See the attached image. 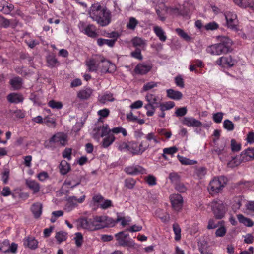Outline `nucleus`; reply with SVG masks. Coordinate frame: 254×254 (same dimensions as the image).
Returning <instances> with one entry per match:
<instances>
[{
	"instance_id": "obj_1",
	"label": "nucleus",
	"mask_w": 254,
	"mask_h": 254,
	"mask_svg": "<svg viewBox=\"0 0 254 254\" xmlns=\"http://www.w3.org/2000/svg\"><path fill=\"white\" fill-rule=\"evenodd\" d=\"M219 43L209 46L206 52L212 55L226 54L232 51V41L227 36L218 37Z\"/></svg>"
},
{
	"instance_id": "obj_2",
	"label": "nucleus",
	"mask_w": 254,
	"mask_h": 254,
	"mask_svg": "<svg viewBox=\"0 0 254 254\" xmlns=\"http://www.w3.org/2000/svg\"><path fill=\"white\" fill-rule=\"evenodd\" d=\"M90 17L101 26H106L111 22V13L101 5L92 6L89 13Z\"/></svg>"
},
{
	"instance_id": "obj_3",
	"label": "nucleus",
	"mask_w": 254,
	"mask_h": 254,
	"mask_svg": "<svg viewBox=\"0 0 254 254\" xmlns=\"http://www.w3.org/2000/svg\"><path fill=\"white\" fill-rule=\"evenodd\" d=\"M227 181V178L224 176L215 177L208 186L209 193L211 194L219 193L226 185Z\"/></svg>"
},
{
	"instance_id": "obj_4",
	"label": "nucleus",
	"mask_w": 254,
	"mask_h": 254,
	"mask_svg": "<svg viewBox=\"0 0 254 254\" xmlns=\"http://www.w3.org/2000/svg\"><path fill=\"white\" fill-rule=\"evenodd\" d=\"M128 145V152L133 156L142 154L149 147V143L145 140H142L140 143L129 141Z\"/></svg>"
},
{
	"instance_id": "obj_5",
	"label": "nucleus",
	"mask_w": 254,
	"mask_h": 254,
	"mask_svg": "<svg viewBox=\"0 0 254 254\" xmlns=\"http://www.w3.org/2000/svg\"><path fill=\"white\" fill-rule=\"evenodd\" d=\"M116 240L119 246L122 247H127L128 248H134L135 246L134 241L131 239L127 240L129 237L128 233H126L125 231H121L115 235Z\"/></svg>"
},
{
	"instance_id": "obj_6",
	"label": "nucleus",
	"mask_w": 254,
	"mask_h": 254,
	"mask_svg": "<svg viewBox=\"0 0 254 254\" xmlns=\"http://www.w3.org/2000/svg\"><path fill=\"white\" fill-rule=\"evenodd\" d=\"M211 206L216 219H220L224 216L226 210L222 201L219 199L214 200L211 202Z\"/></svg>"
},
{
	"instance_id": "obj_7",
	"label": "nucleus",
	"mask_w": 254,
	"mask_h": 254,
	"mask_svg": "<svg viewBox=\"0 0 254 254\" xmlns=\"http://www.w3.org/2000/svg\"><path fill=\"white\" fill-rule=\"evenodd\" d=\"M91 219V224L93 226L91 231H95L104 228L109 221V218L106 216H96Z\"/></svg>"
},
{
	"instance_id": "obj_8",
	"label": "nucleus",
	"mask_w": 254,
	"mask_h": 254,
	"mask_svg": "<svg viewBox=\"0 0 254 254\" xmlns=\"http://www.w3.org/2000/svg\"><path fill=\"white\" fill-rule=\"evenodd\" d=\"M85 199V195H83L79 198H77V197L74 196H69L66 199V203L64 206V209L67 212L72 211L78 206V203H83Z\"/></svg>"
},
{
	"instance_id": "obj_9",
	"label": "nucleus",
	"mask_w": 254,
	"mask_h": 254,
	"mask_svg": "<svg viewBox=\"0 0 254 254\" xmlns=\"http://www.w3.org/2000/svg\"><path fill=\"white\" fill-rule=\"evenodd\" d=\"M80 31L88 37L92 38H96L98 34L96 32V28L95 26L93 24L86 25L84 22H80L78 25Z\"/></svg>"
},
{
	"instance_id": "obj_10",
	"label": "nucleus",
	"mask_w": 254,
	"mask_h": 254,
	"mask_svg": "<svg viewBox=\"0 0 254 254\" xmlns=\"http://www.w3.org/2000/svg\"><path fill=\"white\" fill-rule=\"evenodd\" d=\"M170 200L173 209L176 211H180L183 205V199L182 196L179 194H173L170 196Z\"/></svg>"
},
{
	"instance_id": "obj_11",
	"label": "nucleus",
	"mask_w": 254,
	"mask_h": 254,
	"mask_svg": "<svg viewBox=\"0 0 254 254\" xmlns=\"http://www.w3.org/2000/svg\"><path fill=\"white\" fill-rule=\"evenodd\" d=\"M49 142L59 143L60 145L64 146L67 142V135L63 132H58L50 138Z\"/></svg>"
},
{
	"instance_id": "obj_12",
	"label": "nucleus",
	"mask_w": 254,
	"mask_h": 254,
	"mask_svg": "<svg viewBox=\"0 0 254 254\" xmlns=\"http://www.w3.org/2000/svg\"><path fill=\"white\" fill-rule=\"evenodd\" d=\"M216 63L223 67H230L235 65L236 61L233 59L231 56H222L216 60Z\"/></svg>"
},
{
	"instance_id": "obj_13",
	"label": "nucleus",
	"mask_w": 254,
	"mask_h": 254,
	"mask_svg": "<svg viewBox=\"0 0 254 254\" xmlns=\"http://www.w3.org/2000/svg\"><path fill=\"white\" fill-rule=\"evenodd\" d=\"M225 17L228 27L232 29H236L238 24L236 14L232 12H227Z\"/></svg>"
},
{
	"instance_id": "obj_14",
	"label": "nucleus",
	"mask_w": 254,
	"mask_h": 254,
	"mask_svg": "<svg viewBox=\"0 0 254 254\" xmlns=\"http://www.w3.org/2000/svg\"><path fill=\"white\" fill-rule=\"evenodd\" d=\"M101 72L102 73L106 74L107 73H112L116 71V65L108 60H103L101 61Z\"/></svg>"
},
{
	"instance_id": "obj_15",
	"label": "nucleus",
	"mask_w": 254,
	"mask_h": 254,
	"mask_svg": "<svg viewBox=\"0 0 254 254\" xmlns=\"http://www.w3.org/2000/svg\"><path fill=\"white\" fill-rule=\"evenodd\" d=\"M152 68L151 64H146L144 63H139L135 67L133 71L138 75H145L148 73Z\"/></svg>"
},
{
	"instance_id": "obj_16",
	"label": "nucleus",
	"mask_w": 254,
	"mask_h": 254,
	"mask_svg": "<svg viewBox=\"0 0 254 254\" xmlns=\"http://www.w3.org/2000/svg\"><path fill=\"white\" fill-rule=\"evenodd\" d=\"M125 172L131 175H136L139 174H143L145 173V170L141 166L137 165H132L125 167Z\"/></svg>"
},
{
	"instance_id": "obj_17",
	"label": "nucleus",
	"mask_w": 254,
	"mask_h": 254,
	"mask_svg": "<svg viewBox=\"0 0 254 254\" xmlns=\"http://www.w3.org/2000/svg\"><path fill=\"white\" fill-rule=\"evenodd\" d=\"M182 124L189 127H200L202 123L193 117H185L182 121Z\"/></svg>"
},
{
	"instance_id": "obj_18",
	"label": "nucleus",
	"mask_w": 254,
	"mask_h": 254,
	"mask_svg": "<svg viewBox=\"0 0 254 254\" xmlns=\"http://www.w3.org/2000/svg\"><path fill=\"white\" fill-rule=\"evenodd\" d=\"M91 219L87 217H81L77 220L78 228L91 231L93 226L91 225Z\"/></svg>"
},
{
	"instance_id": "obj_19",
	"label": "nucleus",
	"mask_w": 254,
	"mask_h": 254,
	"mask_svg": "<svg viewBox=\"0 0 254 254\" xmlns=\"http://www.w3.org/2000/svg\"><path fill=\"white\" fill-rule=\"evenodd\" d=\"M228 150L229 148L226 146V142H224L219 146H216L212 150L213 154H216L220 156V159H221V155H227Z\"/></svg>"
},
{
	"instance_id": "obj_20",
	"label": "nucleus",
	"mask_w": 254,
	"mask_h": 254,
	"mask_svg": "<svg viewBox=\"0 0 254 254\" xmlns=\"http://www.w3.org/2000/svg\"><path fill=\"white\" fill-rule=\"evenodd\" d=\"M26 186L33 191V194H36L40 191V186L35 180L27 179L25 182Z\"/></svg>"
},
{
	"instance_id": "obj_21",
	"label": "nucleus",
	"mask_w": 254,
	"mask_h": 254,
	"mask_svg": "<svg viewBox=\"0 0 254 254\" xmlns=\"http://www.w3.org/2000/svg\"><path fill=\"white\" fill-rule=\"evenodd\" d=\"M235 3L242 8H250L254 11V0H234Z\"/></svg>"
},
{
	"instance_id": "obj_22",
	"label": "nucleus",
	"mask_w": 254,
	"mask_h": 254,
	"mask_svg": "<svg viewBox=\"0 0 254 254\" xmlns=\"http://www.w3.org/2000/svg\"><path fill=\"white\" fill-rule=\"evenodd\" d=\"M7 99L11 103L17 104L22 102L24 98L22 95L20 94L12 93L7 95Z\"/></svg>"
},
{
	"instance_id": "obj_23",
	"label": "nucleus",
	"mask_w": 254,
	"mask_h": 254,
	"mask_svg": "<svg viewBox=\"0 0 254 254\" xmlns=\"http://www.w3.org/2000/svg\"><path fill=\"white\" fill-rule=\"evenodd\" d=\"M166 93L167 96L169 98L175 100H179L183 97V94L181 92L174 90L172 89H167L166 90Z\"/></svg>"
},
{
	"instance_id": "obj_24",
	"label": "nucleus",
	"mask_w": 254,
	"mask_h": 254,
	"mask_svg": "<svg viewBox=\"0 0 254 254\" xmlns=\"http://www.w3.org/2000/svg\"><path fill=\"white\" fill-rule=\"evenodd\" d=\"M14 7L13 4H9L5 1L0 2V11L4 14H9L13 10Z\"/></svg>"
},
{
	"instance_id": "obj_25",
	"label": "nucleus",
	"mask_w": 254,
	"mask_h": 254,
	"mask_svg": "<svg viewBox=\"0 0 254 254\" xmlns=\"http://www.w3.org/2000/svg\"><path fill=\"white\" fill-rule=\"evenodd\" d=\"M24 244L30 249L35 250L38 247V242L33 237H28L24 240Z\"/></svg>"
},
{
	"instance_id": "obj_26",
	"label": "nucleus",
	"mask_w": 254,
	"mask_h": 254,
	"mask_svg": "<svg viewBox=\"0 0 254 254\" xmlns=\"http://www.w3.org/2000/svg\"><path fill=\"white\" fill-rule=\"evenodd\" d=\"M169 9L170 12L177 15H186L188 12V10L185 8V6L170 7Z\"/></svg>"
},
{
	"instance_id": "obj_27",
	"label": "nucleus",
	"mask_w": 254,
	"mask_h": 254,
	"mask_svg": "<svg viewBox=\"0 0 254 254\" xmlns=\"http://www.w3.org/2000/svg\"><path fill=\"white\" fill-rule=\"evenodd\" d=\"M244 198L242 196H236L234 198L232 208L234 212L239 210L242 205V203L244 202Z\"/></svg>"
},
{
	"instance_id": "obj_28",
	"label": "nucleus",
	"mask_w": 254,
	"mask_h": 254,
	"mask_svg": "<svg viewBox=\"0 0 254 254\" xmlns=\"http://www.w3.org/2000/svg\"><path fill=\"white\" fill-rule=\"evenodd\" d=\"M9 84L13 90H19L22 87V79L20 77H15L10 80Z\"/></svg>"
},
{
	"instance_id": "obj_29",
	"label": "nucleus",
	"mask_w": 254,
	"mask_h": 254,
	"mask_svg": "<svg viewBox=\"0 0 254 254\" xmlns=\"http://www.w3.org/2000/svg\"><path fill=\"white\" fill-rule=\"evenodd\" d=\"M237 218L239 222L245 226L251 227L254 225V222L250 218L245 217L241 214H238Z\"/></svg>"
},
{
	"instance_id": "obj_30",
	"label": "nucleus",
	"mask_w": 254,
	"mask_h": 254,
	"mask_svg": "<svg viewBox=\"0 0 254 254\" xmlns=\"http://www.w3.org/2000/svg\"><path fill=\"white\" fill-rule=\"evenodd\" d=\"M42 205L40 203H36L32 205L31 211L35 218H38L41 215Z\"/></svg>"
},
{
	"instance_id": "obj_31",
	"label": "nucleus",
	"mask_w": 254,
	"mask_h": 254,
	"mask_svg": "<svg viewBox=\"0 0 254 254\" xmlns=\"http://www.w3.org/2000/svg\"><path fill=\"white\" fill-rule=\"evenodd\" d=\"M59 168L62 175H66L71 169L69 163L65 160L61 162Z\"/></svg>"
},
{
	"instance_id": "obj_32",
	"label": "nucleus",
	"mask_w": 254,
	"mask_h": 254,
	"mask_svg": "<svg viewBox=\"0 0 254 254\" xmlns=\"http://www.w3.org/2000/svg\"><path fill=\"white\" fill-rule=\"evenodd\" d=\"M115 137L114 134H110L104 136L102 142V146L103 148H107L110 146L115 140Z\"/></svg>"
},
{
	"instance_id": "obj_33",
	"label": "nucleus",
	"mask_w": 254,
	"mask_h": 254,
	"mask_svg": "<svg viewBox=\"0 0 254 254\" xmlns=\"http://www.w3.org/2000/svg\"><path fill=\"white\" fill-rule=\"evenodd\" d=\"M92 93V90L90 88H86L85 90H80L77 94V97L82 100L88 99Z\"/></svg>"
},
{
	"instance_id": "obj_34",
	"label": "nucleus",
	"mask_w": 254,
	"mask_h": 254,
	"mask_svg": "<svg viewBox=\"0 0 254 254\" xmlns=\"http://www.w3.org/2000/svg\"><path fill=\"white\" fill-rule=\"evenodd\" d=\"M46 61L48 66L50 68L55 67L58 63L57 59L53 54L48 55L46 58Z\"/></svg>"
},
{
	"instance_id": "obj_35",
	"label": "nucleus",
	"mask_w": 254,
	"mask_h": 254,
	"mask_svg": "<svg viewBox=\"0 0 254 254\" xmlns=\"http://www.w3.org/2000/svg\"><path fill=\"white\" fill-rule=\"evenodd\" d=\"M98 46L101 47L104 45H107L109 47H113L115 45V41L110 39H106L103 38H98L97 40Z\"/></svg>"
},
{
	"instance_id": "obj_36",
	"label": "nucleus",
	"mask_w": 254,
	"mask_h": 254,
	"mask_svg": "<svg viewBox=\"0 0 254 254\" xmlns=\"http://www.w3.org/2000/svg\"><path fill=\"white\" fill-rule=\"evenodd\" d=\"M98 131H100V135L102 137L112 134L111 129L109 128L107 124L103 125L102 127H100L98 128Z\"/></svg>"
},
{
	"instance_id": "obj_37",
	"label": "nucleus",
	"mask_w": 254,
	"mask_h": 254,
	"mask_svg": "<svg viewBox=\"0 0 254 254\" xmlns=\"http://www.w3.org/2000/svg\"><path fill=\"white\" fill-rule=\"evenodd\" d=\"M154 31L159 40L162 42H165L167 39L166 36L164 34V32L162 29L159 26H155L154 27Z\"/></svg>"
},
{
	"instance_id": "obj_38",
	"label": "nucleus",
	"mask_w": 254,
	"mask_h": 254,
	"mask_svg": "<svg viewBox=\"0 0 254 254\" xmlns=\"http://www.w3.org/2000/svg\"><path fill=\"white\" fill-rule=\"evenodd\" d=\"M177 158L182 165H191L197 163V161L187 158L186 157L178 155Z\"/></svg>"
},
{
	"instance_id": "obj_39",
	"label": "nucleus",
	"mask_w": 254,
	"mask_h": 254,
	"mask_svg": "<svg viewBox=\"0 0 254 254\" xmlns=\"http://www.w3.org/2000/svg\"><path fill=\"white\" fill-rule=\"evenodd\" d=\"M86 65L90 72L96 71L97 70L98 66L96 64L95 60L93 59H91L87 61L86 62Z\"/></svg>"
},
{
	"instance_id": "obj_40",
	"label": "nucleus",
	"mask_w": 254,
	"mask_h": 254,
	"mask_svg": "<svg viewBox=\"0 0 254 254\" xmlns=\"http://www.w3.org/2000/svg\"><path fill=\"white\" fill-rule=\"evenodd\" d=\"M169 179L172 184L176 185L180 182L181 177L178 173L173 172L169 174Z\"/></svg>"
},
{
	"instance_id": "obj_41",
	"label": "nucleus",
	"mask_w": 254,
	"mask_h": 254,
	"mask_svg": "<svg viewBox=\"0 0 254 254\" xmlns=\"http://www.w3.org/2000/svg\"><path fill=\"white\" fill-rule=\"evenodd\" d=\"M55 238L59 244L65 241L67 238V233L64 231H60L56 233Z\"/></svg>"
},
{
	"instance_id": "obj_42",
	"label": "nucleus",
	"mask_w": 254,
	"mask_h": 254,
	"mask_svg": "<svg viewBox=\"0 0 254 254\" xmlns=\"http://www.w3.org/2000/svg\"><path fill=\"white\" fill-rule=\"evenodd\" d=\"M48 105L52 109L57 110L61 109L63 107V104L61 102L57 101L54 100L49 101L48 103Z\"/></svg>"
},
{
	"instance_id": "obj_43",
	"label": "nucleus",
	"mask_w": 254,
	"mask_h": 254,
	"mask_svg": "<svg viewBox=\"0 0 254 254\" xmlns=\"http://www.w3.org/2000/svg\"><path fill=\"white\" fill-rule=\"evenodd\" d=\"M138 23V21L135 18L131 17L129 18V21L127 24V27L129 30H134Z\"/></svg>"
},
{
	"instance_id": "obj_44",
	"label": "nucleus",
	"mask_w": 254,
	"mask_h": 254,
	"mask_svg": "<svg viewBox=\"0 0 254 254\" xmlns=\"http://www.w3.org/2000/svg\"><path fill=\"white\" fill-rule=\"evenodd\" d=\"M144 107L147 110L146 115L147 116L151 117L154 115L156 106L154 105L152 103L148 102Z\"/></svg>"
},
{
	"instance_id": "obj_45",
	"label": "nucleus",
	"mask_w": 254,
	"mask_h": 254,
	"mask_svg": "<svg viewBox=\"0 0 254 254\" xmlns=\"http://www.w3.org/2000/svg\"><path fill=\"white\" fill-rule=\"evenodd\" d=\"M99 101L102 103H105L107 101H113L114 98L113 94L111 93H105L103 95L100 96L99 99Z\"/></svg>"
},
{
	"instance_id": "obj_46",
	"label": "nucleus",
	"mask_w": 254,
	"mask_h": 254,
	"mask_svg": "<svg viewBox=\"0 0 254 254\" xmlns=\"http://www.w3.org/2000/svg\"><path fill=\"white\" fill-rule=\"evenodd\" d=\"M112 134H118L122 133L124 137L127 135V132L126 129L121 127H115L111 129Z\"/></svg>"
},
{
	"instance_id": "obj_47",
	"label": "nucleus",
	"mask_w": 254,
	"mask_h": 254,
	"mask_svg": "<svg viewBox=\"0 0 254 254\" xmlns=\"http://www.w3.org/2000/svg\"><path fill=\"white\" fill-rule=\"evenodd\" d=\"M175 31L180 37L186 41H190L191 40V37L189 36L183 30L178 28L175 29Z\"/></svg>"
},
{
	"instance_id": "obj_48",
	"label": "nucleus",
	"mask_w": 254,
	"mask_h": 254,
	"mask_svg": "<svg viewBox=\"0 0 254 254\" xmlns=\"http://www.w3.org/2000/svg\"><path fill=\"white\" fill-rule=\"evenodd\" d=\"M173 230L175 235V240L177 241H179L181 239V230L179 225L175 223L173 225Z\"/></svg>"
},
{
	"instance_id": "obj_49",
	"label": "nucleus",
	"mask_w": 254,
	"mask_h": 254,
	"mask_svg": "<svg viewBox=\"0 0 254 254\" xmlns=\"http://www.w3.org/2000/svg\"><path fill=\"white\" fill-rule=\"evenodd\" d=\"M9 242V241L7 239L0 241V250L2 252L8 253Z\"/></svg>"
},
{
	"instance_id": "obj_50",
	"label": "nucleus",
	"mask_w": 254,
	"mask_h": 254,
	"mask_svg": "<svg viewBox=\"0 0 254 254\" xmlns=\"http://www.w3.org/2000/svg\"><path fill=\"white\" fill-rule=\"evenodd\" d=\"M242 156L245 155L246 160H250L251 159H254V149H248L245 150L242 153Z\"/></svg>"
},
{
	"instance_id": "obj_51",
	"label": "nucleus",
	"mask_w": 254,
	"mask_h": 254,
	"mask_svg": "<svg viewBox=\"0 0 254 254\" xmlns=\"http://www.w3.org/2000/svg\"><path fill=\"white\" fill-rule=\"evenodd\" d=\"M75 235L74 240L76 246L79 248L82 246L83 242V235L80 232H77L75 234Z\"/></svg>"
},
{
	"instance_id": "obj_52",
	"label": "nucleus",
	"mask_w": 254,
	"mask_h": 254,
	"mask_svg": "<svg viewBox=\"0 0 254 254\" xmlns=\"http://www.w3.org/2000/svg\"><path fill=\"white\" fill-rule=\"evenodd\" d=\"M135 184L136 181L132 178H127L125 180V186L129 189H133Z\"/></svg>"
},
{
	"instance_id": "obj_53",
	"label": "nucleus",
	"mask_w": 254,
	"mask_h": 254,
	"mask_svg": "<svg viewBox=\"0 0 254 254\" xmlns=\"http://www.w3.org/2000/svg\"><path fill=\"white\" fill-rule=\"evenodd\" d=\"M231 148L233 152H238L241 149V144L237 142L235 139H232L231 140Z\"/></svg>"
},
{
	"instance_id": "obj_54",
	"label": "nucleus",
	"mask_w": 254,
	"mask_h": 254,
	"mask_svg": "<svg viewBox=\"0 0 254 254\" xmlns=\"http://www.w3.org/2000/svg\"><path fill=\"white\" fill-rule=\"evenodd\" d=\"M204 28L207 31L217 30L219 28V24L216 22L213 21L207 23L204 25Z\"/></svg>"
},
{
	"instance_id": "obj_55",
	"label": "nucleus",
	"mask_w": 254,
	"mask_h": 254,
	"mask_svg": "<svg viewBox=\"0 0 254 254\" xmlns=\"http://www.w3.org/2000/svg\"><path fill=\"white\" fill-rule=\"evenodd\" d=\"M132 45L135 47H142L145 44L144 40L139 37H136L133 38L131 40Z\"/></svg>"
},
{
	"instance_id": "obj_56",
	"label": "nucleus",
	"mask_w": 254,
	"mask_h": 254,
	"mask_svg": "<svg viewBox=\"0 0 254 254\" xmlns=\"http://www.w3.org/2000/svg\"><path fill=\"white\" fill-rule=\"evenodd\" d=\"M144 180L149 186H153L156 184V178L152 175L145 177Z\"/></svg>"
},
{
	"instance_id": "obj_57",
	"label": "nucleus",
	"mask_w": 254,
	"mask_h": 254,
	"mask_svg": "<svg viewBox=\"0 0 254 254\" xmlns=\"http://www.w3.org/2000/svg\"><path fill=\"white\" fill-rule=\"evenodd\" d=\"M120 35L121 34L118 31H114L110 33H107L106 36L107 37L112 38V39L110 40H114L115 44L117 41V39L120 37Z\"/></svg>"
},
{
	"instance_id": "obj_58",
	"label": "nucleus",
	"mask_w": 254,
	"mask_h": 254,
	"mask_svg": "<svg viewBox=\"0 0 254 254\" xmlns=\"http://www.w3.org/2000/svg\"><path fill=\"white\" fill-rule=\"evenodd\" d=\"M226 232L227 230L225 227L221 226L216 230L215 236L216 237H222L225 235Z\"/></svg>"
},
{
	"instance_id": "obj_59",
	"label": "nucleus",
	"mask_w": 254,
	"mask_h": 254,
	"mask_svg": "<svg viewBox=\"0 0 254 254\" xmlns=\"http://www.w3.org/2000/svg\"><path fill=\"white\" fill-rule=\"evenodd\" d=\"M224 128L228 131H232L234 129V124L231 121L227 119L223 122Z\"/></svg>"
},
{
	"instance_id": "obj_60",
	"label": "nucleus",
	"mask_w": 254,
	"mask_h": 254,
	"mask_svg": "<svg viewBox=\"0 0 254 254\" xmlns=\"http://www.w3.org/2000/svg\"><path fill=\"white\" fill-rule=\"evenodd\" d=\"M157 133L161 136H165L167 139H169L172 135L171 132L167 131L166 129H158Z\"/></svg>"
},
{
	"instance_id": "obj_61",
	"label": "nucleus",
	"mask_w": 254,
	"mask_h": 254,
	"mask_svg": "<svg viewBox=\"0 0 254 254\" xmlns=\"http://www.w3.org/2000/svg\"><path fill=\"white\" fill-rule=\"evenodd\" d=\"M72 149L70 148H66L62 152L63 158H66L68 160L71 159Z\"/></svg>"
},
{
	"instance_id": "obj_62",
	"label": "nucleus",
	"mask_w": 254,
	"mask_h": 254,
	"mask_svg": "<svg viewBox=\"0 0 254 254\" xmlns=\"http://www.w3.org/2000/svg\"><path fill=\"white\" fill-rule=\"evenodd\" d=\"M178 149L175 146H172L169 148H165L163 149V153L166 154L173 155L177 152Z\"/></svg>"
},
{
	"instance_id": "obj_63",
	"label": "nucleus",
	"mask_w": 254,
	"mask_h": 254,
	"mask_svg": "<svg viewBox=\"0 0 254 254\" xmlns=\"http://www.w3.org/2000/svg\"><path fill=\"white\" fill-rule=\"evenodd\" d=\"M206 173V169L205 167H200L195 171V174L199 179L202 178Z\"/></svg>"
},
{
	"instance_id": "obj_64",
	"label": "nucleus",
	"mask_w": 254,
	"mask_h": 254,
	"mask_svg": "<svg viewBox=\"0 0 254 254\" xmlns=\"http://www.w3.org/2000/svg\"><path fill=\"white\" fill-rule=\"evenodd\" d=\"M187 113V109L186 107L177 108L175 111V115L177 117H183Z\"/></svg>"
}]
</instances>
